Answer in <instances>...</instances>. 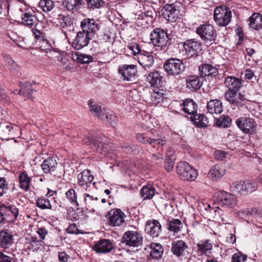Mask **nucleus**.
Returning a JSON list of instances; mask_svg holds the SVG:
<instances>
[{
    "instance_id": "obj_44",
    "label": "nucleus",
    "mask_w": 262,
    "mask_h": 262,
    "mask_svg": "<svg viewBox=\"0 0 262 262\" xmlns=\"http://www.w3.org/2000/svg\"><path fill=\"white\" fill-rule=\"evenodd\" d=\"M183 227L182 222L177 219H172L168 223L167 229L174 233H178Z\"/></svg>"
},
{
    "instance_id": "obj_12",
    "label": "nucleus",
    "mask_w": 262,
    "mask_h": 262,
    "mask_svg": "<svg viewBox=\"0 0 262 262\" xmlns=\"http://www.w3.org/2000/svg\"><path fill=\"white\" fill-rule=\"evenodd\" d=\"M118 73L124 80L133 81L137 79L138 71L134 64H123L118 68Z\"/></svg>"
},
{
    "instance_id": "obj_50",
    "label": "nucleus",
    "mask_w": 262,
    "mask_h": 262,
    "mask_svg": "<svg viewBox=\"0 0 262 262\" xmlns=\"http://www.w3.org/2000/svg\"><path fill=\"white\" fill-rule=\"evenodd\" d=\"M38 7L45 12L51 11L55 7V3L52 0H40Z\"/></svg>"
},
{
    "instance_id": "obj_46",
    "label": "nucleus",
    "mask_w": 262,
    "mask_h": 262,
    "mask_svg": "<svg viewBox=\"0 0 262 262\" xmlns=\"http://www.w3.org/2000/svg\"><path fill=\"white\" fill-rule=\"evenodd\" d=\"M27 242L26 243V247L30 250H36L42 245V241L37 239V237L31 236L28 238H26Z\"/></svg>"
},
{
    "instance_id": "obj_42",
    "label": "nucleus",
    "mask_w": 262,
    "mask_h": 262,
    "mask_svg": "<svg viewBox=\"0 0 262 262\" xmlns=\"http://www.w3.org/2000/svg\"><path fill=\"white\" fill-rule=\"evenodd\" d=\"M155 194V189L151 185L143 186L140 190V195L143 200L151 199Z\"/></svg>"
},
{
    "instance_id": "obj_53",
    "label": "nucleus",
    "mask_w": 262,
    "mask_h": 262,
    "mask_svg": "<svg viewBox=\"0 0 262 262\" xmlns=\"http://www.w3.org/2000/svg\"><path fill=\"white\" fill-rule=\"evenodd\" d=\"M58 20L62 28L71 26L73 25V20L68 15L59 14L58 15Z\"/></svg>"
},
{
    "instance_id": "obj_62",
    "label": "nucleus",
    "mask_w": 262,
    "mask_h": 262,
    "mask_svg": "<svg viewBox=\"0 0 262 262\" xmlns=\"http://www.w3.org/2000/svg\"><path fill=\"white\" fill-rule=\"evenodd\" d=\"M8 187L6 184V181L4 178H0V196H2L6 192Z\"/></svg>"
},
{
    "instance_id": "obj_57",
    "label": "nucleus",
    "mask_w": 262,
    "mask_h": 262,
    "mask_svg": "<svg viewBox=\"0 0 262 262\" xmlns=\"http://www.w3.org/2000/svg\"><path fill=\"white\" fill-rule=\"evenodd\" d=\"M127 48L132 52V53L134 55H137V56H138V55L139 54H141L143 52L142 50L140 49V47L136 43H130L128 45Z\"/></svg>"
},
{
    "instance_id": "obj_6",
    "label": "nucleus",
    "mask_w": 262,
    "mask_h": 262,
    "mask_svg": "<svg viewBox=\"0 0 262 262\" xmlns=\"http://www.w3.org/2000/svg\"><path fill=\"white\" fill-rule=\"evenodd\" d=\"M231 11L227 7L220 6L214 10V20L219 26H227L231 21Z\"/></svg>"
},
{
    "instance_id": "obj_2",
    "label": "nucleus",
    "mask_w": 262,
    "mask_h": 262,
    "mask_svg": "<svg viewBox=\"0 0 262 262\" xmlns=\"http://www.w3.org/2000/svg\"><path fill=\"white\" fill-rule=\"evenodd\" d=\"M196 32L208 46L214 43L217 37L216 31L214 27L210 24H205L200 25L196 28Z\"/></svg>"
},
{
    "instance_id": "obj_58",
    "label": "nucleus",
    "mask_w": 262,
    "mask_h": 262,
    "mask_svg": "<svg viewBox=\"0 0 262 262\" xmlns=\"http://www.w3.org/2000/svg\"><path fill=\"white\" fill-rule=\"evenodd\" d=\"M88 6L90 8H99L102 6V0H86Z\"/></svg>"
},
{
    "instance_id": "obj_7",
    "label": "nucleus",
    "mask_w": 262,
    "mask_h": 262,
    "mask_svg": "<svg viewBox=\"0 0 262 262\" xmlns=\"http://www.w3.org/2000/svg\"><path fill=\"white\" fill-rule=\"evenodd\" d=\"M126 215L120 209L114 208L111 209L106 215L107 224L112 227H119L123 225Z\"/></svg>"
},
{
    "instance_id": "obj_30",
    "label": "nucleus",
    "mask_w": 262,
    "mask_h": 262,
    "mask_svg": "<svg viewBox=\"0 0 262 262\" xmlns=\"http://www.w3.org/2000/svg\"><path fill=\"white\" fill-rule=\"evenodd\" d=\"M226 173L225 167L220 165H216L209 170L208 175L212 180H217L223 177Z\"/></svg>"
},
{
    "instance_id": "obj_22",
    "label": "nucleus",
    "mask_w": 262,
    "mask_h": 262,
    "mask_svg": "<svg viewBox=\"0 0 262 262\" xmlns=\"http://www.w3.org/2000/svg\"><path fill=\"white\" fill-rule=\"evenodd\" d=\"M82 30L90 34L95 33L99 30V26L94 19L85 18L80 23Z\"/></svg>"
},
{
    "instance_id": "obj_47",
    "label": "nucleus",
    "mask_w": 262,
    "mask_h": 262,
    "mask_svg": "<svg viewBox=\"0 0 262 262\" xmlns=\"http://www.w3.org/2000/svg\"><path fill=\"white\" fill-rule=\"evenodd\" d=\"M93 57L89 55L77 53L73 55V59L79 63H88L93 61Z\"/></svg>"
},
{
    "instance_id": "obj_64",
    "label": "nucleus",
    "mask_w": 262,
    "mask_h": 262,
    "mask_svg": "<svg viewBox=\"0 0 262 262\" xmlns=\"http://www.w3.org/2000/svg\"><path fill=\"white\" fill-rule=\"evenodd\" d=\"M67 232L70 234H76L79 233V229L77 228L76 224H71L67 229Z\"/></svg>"
},
{
    "instance_id": "obj_45",
    "label": "nucleus",
    "mask_w": 262,
    "mask_h": 262,
    "mask_svg": "<svg viewBox=\"0 0 262 262\" xmlns=\"http://www.w3.org/2000/svg\"><path fill=\"white\" fill-rule=\"evenodd\" d=\"M84 202L86 208L88 209H94L98 203V199L97 197H94L92 195H90V194L85 193L83 194Z\"/></svg>"
},
{
    "instance_id": "obj_43",
    "label": "nucleus",
    "mask_w": 262,
    "mask_h": 262,
    "mask_svg": "<svg viewBox=\"0 0 262 262\" xmlns=\"http://www.w3.org/2000/svg\"><path fill=\"white\" fill-rule=\"evenodd\" d=\"M20 188L27 191L30 188L31 179L28 174L25 172H21L18 176Z\"/></svg>"
},
{
    "instance_id": "obj_36",
    "label": "nucleus",
    "mask_w": 262,
    "mask_h": 262,
    "mask_svg": "<svg viewBox=\"0 0 262 262\" xmlns=\"http://www.w3.org/2000/svg\"><path fill=\"white\" fill-rule=\"evenodd\" d=\"M249 26L255 30L262 29V15L259 13H254L249 18Z\"/></svg>"
},
{
    "instance_id": "obj_55",
    "label": "nucleus",
    "mask_w": 262,
    "mask_h": 262,
    "mask_svg": "<svg viewBox=\"0 0 262 262\" xmlns=\"http://www.w3.org/2000/svg\"><path fill=\"white\" fill-rule=\"evenodd\" d=\"M136 138L138 141L145 144L151 145L155 142L152 138L146 136L144 134L138 133L136 135Z\"/></svg>"
},
{
    "instance_id": "obj_3",
    "label": "nucleus",
    "mask_w": 262,
    "mask_h": 262,
    "mask_svg": "<svg viewBox=\"0 0 262 262\" xmlns=\"http://www.w3.org/2000/svg\"><path fill=\"white\" fill-rule=\"evenodd\" d=\"M150 40L156 48L155 50L165 52L167 50L168 36L163 30L155 29L150 34Z\"/></svg>"
},
{
    "instance_id": "obj_31",
    "label": "nucleus",
    "mask_w": 262,
    "mask_h": 262,
    "mask_svg": "<svg viewBox=\"0 0 262 262\" xmlns=\"http://www.w3.org/2000/svg\"><path fill=\"white\" fill-rule=\"evenodd\" d=\"M207 109L211 114H221L223 111L222 102L219 99L211 100L207 103Z\"/></svg>"
},
{
    "instance_id": "obj_19",
    "label": "nucleus",
    "mask_w": 262,
    "mask_h": 262,
    "mask_svg": "<svg viewBox=\"0 0 262 262\" xmlns=\"http://www.w3.org/2000/svg\"><path fill=\"white\" fill-rule=\"evenodd\" d=\"M18 130V127L15 125L9 122L0 123V134L6 139L14 138L16 132Z\"/></svg>"
},
{
    "instance_id": "obj_17",
    "label": "nucleus",
    "mask_w": 262,
    "mask_h": 262,
    "mask_svg": "<svg viewBox=\"0 0 262 262\" xmlns=\"http://www.w3.org/2000/svg\"><path fill=\"white\" fill-rule=\"evenodd\" d=\"M171 250L178 257H185L189 254L188 245L182 240L172 242Z\"/></svg>"
},
{
    "instance_id": "obj_33",
    "label": "nucleus",
    "mask_w": 262,
    "mask_h": 262,
    "mask_svg": "<svg viewBox=\"0 0 262 262\" xmlns=\"http://www.w3.org/2000/svg\"><path fill=\"white\" fill-rule=\"evenodd\" d=\"M165 98V94L163 93V90L156 89L151 93L150 103L153 105L161 104Z\"/></svg>"
},
{
    "instance_id": "obj_14",
    "label": "nucleus",
    "mask_w": 262,
    "mask_h": 262,
    "mask_svg": "<svg viewBox=\"0 0 262 262\" xmlns=\"http://www.w3.org/2000/svg\"><path fill=\"white\" fill-rule=\"evenodd\" d=\"M94 177L91 174V171L85 169L80 172L77 176V184L85 190L92 185L94 188H96V182H94Z\"/></svg>"
},
{
    "instance_id": "obj_1",
    "label": "nucleus",
    "mask_w": 262,
    "mask_h": 262,
    "mask_svg": "<svg viewBox=\"0 0 262 262\" xmlns=\"http://www.w3.org/2000/svg\"><path fill=\"white\" fill-rule=\"evenodd\" d=\"M230 189L233 192L247 195L255 191L258 189V184L256 182L249 180L237 181L231 185Z\"/></svg>"
},
{
    "instance_id": "obj_54",
    "label": "nucleus",
    "mask_w": 262,
    "mask_h": 262,
    "mask_svg": "<svg viewBox=\"0 0 262 262\" xmlns=\"http://www.w3.org/2000/svg\"><path fill=\"white\" fill-rule=\"evenodd\" d=\"M242 75H243L244 79L247 81L254 82V80L257 79L254 71L250 69L245 70L242 72Z\"/></svg>"
},
{
    "instance_id": "obj_38",
    "label": "nucleus",
    "mask_w": 262,
    "mask_h": 262,
    "mask_svg": "<svg viewBox=\"0 0 262 262\" xmlns=\"http://www.w3.org/2000/svg\"><path fill=\"white\" fill-rule=\"evenodd\" d=\"M191 118L193 124L197 127H206L208 123V119L203 114L195 113L191 116Z\"/></svg>"
},
{
    "instance_id": "obj_13",
    "label": "nucleus",
    "mask_w": 262,
    "mask_h": 262,
    "mask_svg": "<svg viewBox=\"0 0 262 262\" xmlns=\"http://www.w3.org/2000/svg\"><path fill=\"white\" fill-rule=\"evenodd\" d=\"M143 237L137 231H126L122 236V243L130 247H138L142 243Z\"/></svg>"
},
{
    "instance_id": "obj_40",
    "label": "nucleus",
    "mask_w": 262,
    "mask_h": 262,
    "mask_svg": "<svg viewBox=\"0 0 262 262\" xmlns=\"http://www.w3.org/2000/svg\"><path fill=\"white\" fill-rule=\"evenodd\" d=\"M31 82H26L25 83H19V86L21 87L20 90L18 91V94L26 97L28 99H32L33 89Z\"/></svg>"
},
{
    "instance_id": "obj_25",
    "label": "nucleus",
    "mask_w": 262,
    "mask_h": 262,
    "mask_svg": "<svg viewBox=\"0 0 262 262\" xmlns=\"http://www.w3.org/2000/svg\"><path fill=\"white\" fill-rule=\"evenodd\" d=\"M92 34L82 30L77 33L75 42L76 44V48L79 50L82 48L86 46L90 40L92 39Z\"/></svg>"
},
{
    "instance_id": "obj_20",
    "label": "nucleus",
    "mask_w": 262,
    "mask_h": 262,
    "mask_svg": "<svg viewBox=\"0 0 262 262\" xmlns=\"http://www.w3.org/2000/svg\"><path fill=\"white\" fill-rule=\"evenodd\" d=\"M200 76L202 78L209 79L215 77L218 75V70L214 66L208 63L202 64L199 67Z\"/></svg>"
},
{
    "instance_id": "obj_61",
    "label": "nucleus",
    "mask_w": 262,
    "mask_h": 262,
    "mask_svg": "<svg viewBox=\"0 0 262 262\" xmlns=\"http://www.w3.org/2000/svg\"><path fill=\"white\" fill-rule=\"evenodd\" d=\"M32 29V32L33 36L35 39L36 41L41 40L43 38V32L39 30L33 28Z\"/></svg>"
},
{
    "instance_id": "obj_63",
    "label": "nucleus",
    "mask_w": 262,
    "mask_h": 262,
    "mask_svg": "<svg viewBox=\"0 0 262 262\" xmlns=\"http://www.w3.org/2000/svg\"><path fill=\"white\" fill-rule=\"evenodd\" d=\"M219 121H220V124H219V125L224 127H227L231 123V119L228 116H224L223 117H221Z\"/></svg>"
},
{
    "instance_id": "obj_23",
    "label": "nucleus",
    "mask_w": 262,
    "mask_h": 262,
    "mask_svg": "<svg viewBox=\"0 0 262 262\" xmlns=\"http://www.w3.org/2000/svg\"><path fill=\"white\" fill-rule=\"evenodd\" d=\"M114 248L113 243L109 239H102L96 243L93 249L97 253L110 252Z\"/></svg>"
},
{
    "instance_id": "obj_11",
    "label": "nucleus",
    "mask_w": 262,
    "mask_h": 262,
    "mask_svg": "<svg viewBox=\"0 0 262 262\" xmlns=\"http://www.w3.org/2000/svg\"><path fill=\"white\" fill-rule=\"evenodd\" d=\"M164 68L167 73L170 75H177L184 70L182 61L177 58H170L165 62Z\"/></svg>"
},
{
    "instance_id": "obj_24",
    "label": "nucleus",
    "mask_w": 262,
    "mask_h": 262,
    "mask_svg": "<svg viewBox=\"0 0 262 262\" xmlns=\"http://www.w3.org/2000/svg\"><path fill=\"white\" fill-rule=\"evenodd\" d=\"M145 232L154 237H157L161 232V225L157 220L148 221L146 224Z\"/></svg>"
},
{
    "instance_id": "obj_48",
    "label": "nucleus",
    "mask_w": 262,
    "mask_h": 262,
    "mask_svg": "<svg viewBox=\"0 0 262 262\" xmlns=\"http://www.w3.org/2000/svg\"><path fill=\"white\" fill-rule=\"evenodd\" d=\"M4 61L6 66L11 72H17L19 67L17 64L12 59V58L6 54L3 55Z\"/></svg>"
},
{
    "instance_id": "obj_59",
    "label": "nucleus",
    "mask_w": 262,
    "mask_h": 262,
    "mask_svg": "<svg viewBox=\"0 0 262 262\" xmlns=\"http://www.w3.org/2000/svg\"><path fill=\"white\" fill-rule=\"evenodd\" d=\"M247 256L240 252L234 253L232 257V262H245Z\"/></svg>"
},
{
    "instance_id": "obj_9",
    "label": "nucleus",
    "mask_w": 262,
    "mask_h": 262,
    "mask_svg": "<svg viewBox=\"0 0 262 262\" xmlns=\"http://www.w3.org/2000/svg\"><path fill=\"white\" fill-rule=\"evenodd\" d=\"M239 129L244 134L253 135L257 130V124L254 118L249 117H242L236 121Z\"/></svg>"
},
{
    "instance_id": "obj_35",
    "label": "nucleus",
    "mask_w": 262,
    "mask_h": 262,
    "mask_svg": "<svg viewBox=\"0 0 262 262\" xmlns=\"http://www.w3.org/2000/svg\"><path fill=\"white\" fill-rule=\"evenodd\" d=\"M196 251L199 255L206 254L210 253L212 249V245L210 240L201 241L196 244Z\"/></svg>"
},
{
    "instance_id": "obj_10",
    "label": "nucleus",
    "mask_w": 262,
    "mask_h": 262,
    "mask_svg": "<svg viewBox=\"0 0 262 262\" xmlns=\"http://www.w3.org/2000/svg\"><path fill=\"white\" fill-rule=\"evenodd\" d=\"M237 91H227L225 94L226 100L239 110L247 108L246 101Z\"/></svg>"
},
{
    "instance_id": "obj_41",
    "label": "nucleus",
    "mask_w": 262,
    "mask_h": 262,
    "mask_svg": "<svg viewBox=\"0 0 262 262\" xmlns=\"http://www.w3.org/2000/svg\"><path fill=\"white\" fill-rule=\"evenodd\" d=\"M162 78V76L158 71L151 72L147 76V80L152 86H161Z\"/></svg>"
},
{
    "instance_id": "obj_5",
    "label": "nucleus",
    "mask_w": 262,
    "mask_h": 262,
    "mask_svg": "<svg viewBox=\"0 0 262 262\" xmlns=\"http://www.w3.org/2000/svg\"><path fill=\"white\" fill-rule=\"evenodd\" d=\"M178 174L184 180L193 181L198 176V171L186 162H179L176 166Z\"/></svg>"
},
{
    "instance_id": "obj_8",
    "label": "nucleus",
    "mask_w": 262,
    "mask_h": 262,
    "mask_svg": "<svg viewBox=\"0 0 262 262\" xmlns=\"http://www.w3.org/2000/svg\"><path fill=\"white\" fill-rule=\"evenodd\" d=\"M218 204L222 207L233 208L237 205L235 195L225 191H217L214 194Z\"/></svg>"
},
{
    "instance_id": "obj_18",
    "label": "nucleus",
    "mask_w": 262,
    "mask_h": 262,
    "mask_svg": "<svg viewBox=\"0 0 262 262\" xmlns=\"http://www.w3.org/2000/svg\"><path fill=\"white\" fill-rule=\"evenodd\" d=\"M183 47L187 56L192 57L200 53L202 50V45L199 41L194 39H187L183 43Z\"/></svg>"
},
{
    "instance_id": "obj_16",
    "label": "nucleus",
    "mask_w": 262,
    "mask_h": 262,
    "mask_svg": "<svg viewBox=\"0 0 262 262\" xmlns=\"http://www.w3.org/2000/svg\"><path fill=\"white\" fill-rule=\"evenodd\" d=\"M21 21L23 24L28 28H35L38 24V19L34 10L32 8L25 9L21 15Z\"/></svg>"
},
{
    "instance_id": "obj_4",
    "label": "nucleus",
    "mask_w": 262,
    "mask_h": 262,
    "mask_svg": "<svg viewBox=\"0 0 262 262\" xmlns=\"http://www.w3.org/2000/svg\"><path fill=\"white\" fill-rule=\"evenodd\" d=\"M83 143L88 145H93L96 148L97 151L100 154H105L108 151L110 145L105 138L90 135L89 137L83 139Z\"/></svg>"
},
{
    "instance_id": "obj_28",
    "label": "nucleus",
    "mask_w": 262,
    "mask_h": 262,
    "mask_svg": "<svg viewBox=\"0 0 262 262\" xmlns=\"http://www.w3.org/2000/svg\"><path fill=\"white\" fill-rule=\"evenodd\" d=\"M187 88L191 91L200 89L203 84L200 78L197 75H189L186 77Z\"/></svg>"
},
{
    "instance_id": "obj_39",
    "label": "nucleus",
    "mask_w": 262,
    "mask_h": 262,
    "mask_svg": "<svg viewBox=\"0 0 262 262\" xmlns=\"http://www.w3.org/2000/svg\"><path fill=\"white\" fill-rule=\"evenodd\" d=\"M88 105L90 107V111L98 118H101L104 115V110L102 107L97 102L90 99L88 101Z\"/></svg>"
},
{
    "instance_id": "obj_15",
    "label": "nucleus",
    "mask_w": 262,
    "mask_h": 262,
    "mask_svg": "<svg viewBox=\"0 0 262 262\" xmlns=\"http://www.w3.org/2000/svg\"><path fill=\"white\" fill-rule=\"evenodd\" d=\"M179 7L175 3L166 4L161 9V14L166 20L175 22L180 13Z\"/></svg>"
},
{
    "instance_id": "obj_60",
    "label": "nucleus",
    "mask_w": 262,
    "mask_h": 262,
    "mask_svg": "<svg viewBox=\"0 0 262 262\" xmlns=\"http://www.w3.org/2000/svg\"><path fill=\"white\" fill-rule=\"evenodd\" d=\"M105 118L112 126H115L118 123L117 117L113 114H106Z\"/></svg>"
},
{
    "instance_id": "obj_51",
    "label": "nucleus",
    "mask_w": 262,
    "mask_h": 262,
    "mask_svg": "<svg viewBox=\"0 0 262 262\" xmlns=\"http://www.w3.org/2000/svg\"><path fill=\"white\" fill-rule=\"evenodd\" d=\"M36 206L41 209H52L50 201L43 197H38L36 200Z\"/></svg>"
},
{
    "instance_id": "obj_26",
    "label": "nucleus",
    "mask_w": 262,
    "mask_h": 262,
    "mask_svg": "<svg viewBox=\"0 0 262 262\" xmlns=\"http://www.w3.org/2000/svg\"><path fill=\"white\" fill-rule=\"evenodd\" d=\"M14 235L12 231L7 229L0 231V246L2 248H8L13 243Z\"/></svg>"
},
{
    "instance_id": "obj_32",
    "label": "nucleus",
    "mask_w": 262,
    "mask_h": 262,
    "mask_svg": "<svg viewBox=\"0 0 262 262\" xmlns=\"http://www.w3.org/2000/svg\"><path fill=\"white\" fill-rule=\"evenodd\" d=\"M57 163L53 157H49L44 160L41 165L43 172L45 173H51L54 171L57 167Z\"/></svg>"
},
{
    "instance_id": "obj_56",
    "label": "nucleus",
    "mask_w": 262,
    "mask_h": 262,
    "mask_svg": "<svg viewBox=\"0 0 262 262\" xmlns=\"http://www.w3.org/2000/svg\"><path fill=\"white\" fill-rule=\"evenodd\" d=\"M258 213L257 208L254 207L247 209H243L239 211V215L242 216L248 217L250 215H255Z\"/></svg>"
},
{
    "instance_id": "obj_49",
    "label": "nucleus",
    "mask_w": 262,
    "mask_h": 262,
    "mask_svg": "<svg viewBox=\"0 0 262 262\" xmlns=\"http://www.w3.org/2000/svg\"><path fill=\"white\" fill-rule=\"evenodd\" d=\"M167 158L165 162V168L168 171H170L173 167L175 156L173 155V151L170 150L167 151Z\"/></svg>"
},
{
    "instance_id": "obj_52",
    "label": "nucleus",
    "mask_w": 262,
    "mask_h": 262,
    "mask_svg": "<svg viewBox=\"0 0 262 262\" xmlns=\"http://www.w3.org/2000/svg\"><path fill=\"white\" fill-rule=\"evenodd\" d=\"M66 195L67 199L71 202V203L75 207L79 206V202L77 201V196L75 190L73 189H70L66 193Z\"/></svg>"
},
{
    "instance_id": "obj_27",
    "label": "nucleus",
    "mask_w": 262,
    "mask_h": 262,
    "mask_svg": "<svg viewBox=\"0 0 262 262\" xmlns=\"http://www.w3.org/2000/svg\"><path fill=\"white\" fill-rule=\"evenodd\" d=\"M137 58L139 64L146 70L151 67L154 62L153 55L144 51L138 55Z\"/></svg>"
},
{
    "instance_id": "obj_34",
    "label": "nucleus",
    "mask_w": 262,
    "mask_h": 262,
    "mask_svg": "<svg viewBox=\"0 0 262 262\" xmlns=\"http://www.w3.org/2000/svg\"><path fill=\"white\" fill-rule=\"evenodd\" d=\"M182 110L185 113L193 116L196 113L197 105L191 99L184 100L181 104Z\"/></svg>"
},
{
    "instance_id": "obj_29",
    "label": "nucleus",
    "mask_w": 262,
    "mask_h": 262,
    "mask_svg": "<svg viewBox=\"0 0 262 262\" xmlns=\"http://www.w3.org/2000/svg\"><path fill=\"white\" fill-rule=\"evenodd\" d=\"M64 7L69 11H77L82 8L85 4L83 0H63Z\"/></svg>"
},
{
    "instance_id": "obj_21",
    "label": "nucleus",
    "mask_w": 262,
    "mask_h": 262,
    "mask_svg": "<svg viewBox=\"0 0 262 262\" xmlns=\"http://www.w3.org/2000/svg\"><path fill=\"white\" fill-rule=\"evenodd\" d=\"M243 80L235 76H229L225 78L224 84L227 91H238L243 85Z\"/></svg>"
},
{
    "instance_id": "obj_37",
    "label": "nucleus",
    "mask_w": 262,
    "mask_h": 262,
    "mask_svg": "<svg viewBox=\"0 0 262 262\" xmlns=\"http://www.w3.org/2000/svg\"><path fill=\"white\" fill-rule=\"evenodd\" d=\"M163 253L162 246L158 243H152L150 244V256L152 259H159Z\"/></svg>"
}]
</instances>
